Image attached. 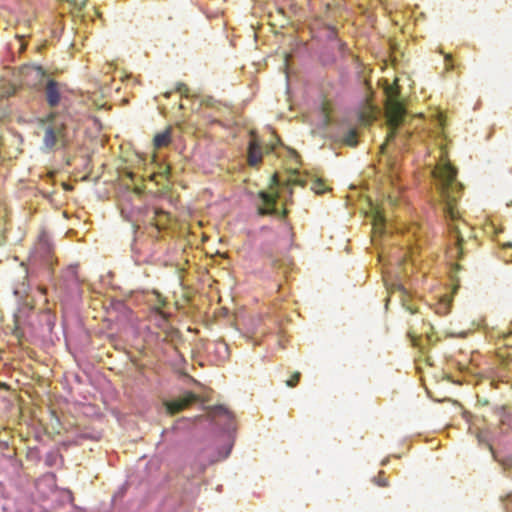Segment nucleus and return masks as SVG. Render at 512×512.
<instances>
[{"mask_svg": "<svg viewBox=\"0 0 512 512\" xmlns=\"http://www.w3.org/2000/svg\"><path fill=\"white\" fill-rule=\"evenodd\" d=\"M505 471H512V456L498 460Z\"/></svg>", "mask_w": 512, "mask_h": 512, "instance_id": "412c9836", "label": "nucleus"}, {"mask_svg": "<svg viewBox=\"0 0 512 512\" xmlns=\"http://www.w3.org/2000/svg\"><path fill=\"white\" fill-rule=\"evenodd\" d=\"M433 173L438 180V191L443 203V212L449 221V230L455 235L458 252L462 255L463 231L468 228L464 221H460V212L457 209L462 184L457 181V170L449 161L441 160Z\"/></svg>", "mask_w": 512, "mask_h": 512, "instance_id": "f257e3e1", "label": "nucleus"}, {"mask_svg": "<svg viewBox=\"0 0 512 512\" xmlns=\"http://www.w3.org/2000/svg\"><path fill=\"white\" fill-rule=\"evenodd\" d=\"M210 416L213 420H217L220 417H224L228 422H232L233 415L232 413L224 406L217 405L210 409Z\"/></svg>", "mask_w": 512, "mask_h": 512, "instance_id": "9b49d317", "label": "nucleus"}, {"mask_svg": "<svg viewBox=\"0 0 512 512\" xmlns=\"http://www.w3.org/2000/svg\"><path fill=\"white\" fill-rule=\"evenodd\" d=\"M28 291L29 285L25 282H22L14 288V295L19 299H24L28 295Z\"/></svg>", "mask_w": 512, "mask_h": 512, "instance_id": "dca6fc26", "label": "nucleus"}, {"mask_svg": "<svg viewBox=\"0 0 512 512\" xmlns=\"http://www.w3.org/2000/svg\"><path fill=\"white\" fill-rule=\"evenodd\" d=\"M154 213H155V216H157V215H161V216H163V217H166V213H165L164 211H160V210H158V209H155V210H154Z\"/></svg>", "mask_w": 512, "mask_h": 512, "instance_id": "a878e982", "label": "nucleus"}, {"mask_svg": "<svg viewBox=\"0 0 512 512\" xmlns=\"http://www.w3.org/2000/svg\"><path fill=\"white\" fill-rule=\"evenodd\" d=\"M272 181H273V184L276 185V186H280L281 185V183L279 182V180H278L276 175H274L272 177Z\"/></svg>", "mask_w": 512, "mask_h": 512, "instance_id": "393cba45", "label": "nucleus"}, {"mask_svg": "<svg viewBox=\"0 0 512 512\" xmlns=\"http://www.w3.org/2000/svg\"><path fill=\"white\" fill-rule=\"evenodd\" d=\"M308 178L299 173L292 174L286 181V186L289 187V193L292 194L291 187L294 185H299L301 187H305L307 185Z\"/></svg>", "mask_w": 512, "mask_h": 512, "instance_id": "ddd939ff", "label": "nucleus"}, {"mask_svg": "<svg viewBox=\"0 0 512 512\" xmlns=\"http://www.w3.org/2000/svg\"><path fill=\"white\" fill-rule=\"evenodd\" d=\"M21 138L16 134L0 136V155L3 157H16L20 153Z\"/></svg>", "mask_w": 512, "mask_h": 512, "instance_id": "6e6552de", "label": "nucleus"}, {"mask_svg": "<svg viewBox=\"0 0 512 512\" xmlns=\"http://www.w3.org/2000/svg\"><path fill=\"white\" fill-rule=\"evenodd\" d=\"M394 291L399 292V293H400V297H401V298H404V297L406 296V290H405V289H404V287H403V286H401V285H396V286H395V290H394Z\"/></svg>", "mask_w": 512, "mask_h": 512, "instance_id": "b1692460", "label": "nucleus"}, {"mask_svg": "<svg viewBox=\"0 0 512 512\" xmlns=\"http://www.w3.org/2000/svg\"><path fill=\"white\" fill-rule=\"evenodd\" d=\"M199 397L193 392H186L181 397L164 402L167 412L171 415L181 412L192 403L198 401Z\"/></svg>", "mask_w": 512, "mask_h": 512, "instance_id": "1a4fd4ad", "label": "nucleus"}, {"mask_svg": "<svg viewBox=\"0 0 512 512\" xmlns=\"http://www.w3.org/2000/svg\"><path fill=\"white\" fill-rule=\"evenodd\" d=\"M406 309H407L408 311H410V313H411V314H414V313L416 312V310H415V309H413V308H412V307H410V306H406Z\"/></svg>", "mask_w": 512, "mask_h": 512, "instance_id": "cd10ccee", "label": "nucleus"}, {"mask_svg": "<svg viewBox=\"0 0 512 512\" xmlns=\"http://www.w3.org/2000/svg\"><path fill=\"white\" fill-rule=\"evenodd\" d=\"M172 141L171 128H166L164 131L157 133L153 138V146L155 149L167 147Z\"/></svg>", "mask_w": 512, "mask_h": 512, "instance_id": "9d476101", "label": "nucleus"}, {"mask_svg": "<svg viewBox=\"0 0 512 512\" xmlns=\"http://www.w3.org/2000/svg\"><path fill=\"white\" fill-rule=\"evenodd\" d=\"M53 457H54V455H48V456H47L46 462H47V464H48L49 466H51V465H52V463H53V460H51V458H53Z\"/></svg>", "mask_w": 512, "mask_h": 512, "instance_id": "bb28decb", "label": "nucleus"}, {"mask_svg": "<svg viewBox=\"0 0 512 512\" xmlns=\"http://www.w3.org/2000/svg\"><path fill=\"white\" fill-rule=\"evenodd\" d=\"M279 197L278 192H259L262 204L258 207V213L260 215H280L282 218L286 217L288 213L286 209H283L280 213L276 208Z\"/></svg>", "mask_w": 512, "mask_h": 512, "instance_id": "423d86ee", "label": "nucleus"}, {"mask_svg": "<svg viewBox=\"0 0 512 512\" xmlns=\"http://www.w3.org/2000/svg\"><path fill=\"white\" fill-rule=\"evenodd\" d=\"M385 114L389 133L387 141H392L397 133V129L404 122L406 117V109L404 105L398 100L397 95H390L386 102Z\"/></svg>", "mask_w": 512, "mask_h": 512, "instance_id": "7ed1b4c3", "label": "nucleus"}, {"mask_svg": "<svg viewBox=\"0 0 512 512\" xmlns=\"http://www.w3.org/2000/svg\"><path fill=\"white\" fill-rule=\"evenodd\" d=\"M157 298L159 304L155 310L164 321H167L168 314L161 310V308H163L166 305V300L159 293H157Z\"/></svg>", "mask_w": 512, "mask_h": 512, "instance_id": "f3484780", "label": "nucleus"}, {"mask_svg": "<svg viewBox=\"0 0 512 512\" xmlns=\"http://www.w3.org/2000/svg\"><path fill=\"white\" fill-rule=\"evenodd\" d=\"M357 131L356 129H349L343 136V142L346 144V145H349V146H356L357 145Z\"/></svg>", "mask_w": 512, "mask_h": 512, "instance_id": "4468645a", "label": "nucleus"}, {"mask_svg": "<svg viewBox=\"0 0 512 512\" xmlns=\"http://www.w3.org/2000/svg\"><path fill=\"white\" fill-rule=\"evenodd\" d=\"M250 136L251 139L247 150V163L249 166H257L261 163L263 155L273 150V146L268 144L262 145L254 132H251Z\"/></svg>", "mask_w": 512, "mask_h": 512, "instance_id": "39448f33", "label": "nucleus"}, {"mask_svg": "<svg viewBox=\"0 0 512 512\" xmlns=\"http://www.w3.org/2000/svg\"><path fill=\"white\" fill-rule=\"evenodd\" d=\"M175 91L180 93L182 96L188 97L189 88L185 83H178Z\"/></svg>", "mask_w": 512, "mask_h": 512, "instance_id": "4be33fe9", "label": "nucleus"}, {"mask_svg": "<svg viewBox=\"0 0 512 512\" xmlns=\"http://www.w3.org/2000/svg\"><path fill=\"white\" fill-rule=\"evenodd\" d=\"M300 377H301L300 372L293 373L291 378L286 381V385L288 387H295L298 384V382L300 381Z\"/></svg>", "mask_w": 512, "mask_h": 512, "instance_id": "aec40b11", "label": "nucleus"}, {"mask_svg": "<svg viewBox=\"0 0 512 512\" xmlns=\"http://www.w3.org/2000/svg\"><path fill=\"white\" fill-rule=\"evenodd\" d=\"M41 88H43L45 100L49 107L54 108L60 104L64 91V84L49 78Z\"/></svg>", "mask_w": 512, "mask_h": 512, "instance_id": "0eeeda50", "label": "nucleus"}, {"mask_svg": "<svg viewBox=\"0 0 512 512\" xmlns=\"http://www.w3.org/2000/svg\"><path fill=\"white\" fill-rule=\"evenodd\" d=\"M444 59H445L446 70H448V71L453 70L455 68V66L452 62V55L445 54Z\"/></svg>", "mask_w": 512, "mask_h": 512, "instance_id": "5701e85b", "label": "nucleus"}, {"mask_svg": "<svg viewBox=\"0 0 512 512\" xmlns=\"http://www.w3.org/2000/svg\"><path fill=\"white\" fill-rule=\"evenodd\" d=\"M373 482L376 485L380 486V487H387L388 486V481L384 477V472L383 471H380L378 476L373 478Z\"/></svg>", "mask_w": 512, "mask_h": 512, "instance_id": "a211bd4d", "label": "nucleus"}, {"mask_svg": "<svg viewBox=\"0 0 512 512\" xmlns=\"http://www.w3.org/2000/svg\"><path fill=\"white\" fill-rule=\"evenodd\" d=\"M323 186H324V184L321 180H319V179L312 180L311 189L313 191H315L317 194H321L324 192Z\"/></svg>", "mask_w": 512, "mask_h": 512, "instance_id": "6ab92c4d", "label": "nucleus"}, {"mask_svg": "<svg viewBox=\"0 0 512 512\" xmlns=\"http://www.w3.org/2000/svg\"><path fill=\"white\" fill-rule=\"evenodd\" d=\"M65 115L51 113L45 120H42L43 145L49 150H58L69 145L70 138Z\"/></svg>", "mask_w": 512, "mask_h": 512, "instance_id": "f03ea898", "label": "nucleus"}, {"mask_svg": "<svg viewBox=\"0 0 512 512\" xmlns=\"http://www.w3.org/2000/svg\"><path fill=\"white\" fill-rule=\"evenodd\" d=\"M170 95H171V91H167V92H165V93H164V96H165L166 98H169V97H170Z\"/></svg>", "mask_w": 512, "mask_h": 512, "instance_id": "c85d7f7f", "label": "nucleus"}, {"mask_svg": "<svg viewBox=\"0 0 512 512\" xmlns=\"http://www.w3.org/2000/svg\"><path fill=\"white\" fill-rule=\"evenodd\" d=\"M20 73L26 85L37 89H40L50 78L47 72L37 65H25L21 68Z\"/></svg>", "mask_w": 512, "mask_h": 512, "instance_id": "20e7f679", "label": "nucleus"}, {"mask_svg": "<svg viewBox=\"0 0 512 512\" xmlns=\"http://www.w3.org/2000/svg\"><path fill=\"white\" fill-rule=\"evenodd\" d=\"M386 220L380 211H376L373 215V231L380 235L385 233Z\"/></svg>", "mask_w": 512, "mask_h": 512, "instance_id": "f8f14e48", "label": "nucleus"}, {"mask_svg": "<svg viewBox=\"0 0 512 512\" xmlns=\"http://www.w3.org/2000/svg\"><path fill=\"white\" fill-rule=\"evenodd\" d=\"M16 87L11 83H4L0 86V98H8L14 95Z\"/></svg>", "mask_w": 512, "mask_h": 512, "instance_id": "2eb2a0df", "label": "nucleus"}]
</instances>
